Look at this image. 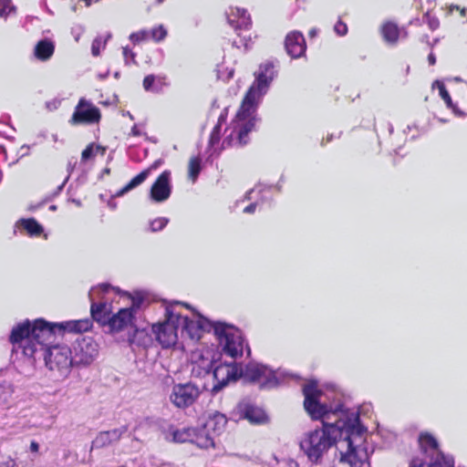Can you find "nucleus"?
Here are the masks:
<instances>
[{
	"instance_id": "nucleus-62",
	"label": "nucleus",
	"mask_w": 467,
	"mask_h": 467,
	"mask_svg": "<svg viewBox=\"0 0 467 467\" xmlns=\"http://www.w3.org/2000/svg\"><path fill=\"white\" fill-rule=\"evenodd\" d=\"M50 209L55 211L57 209V207H56V205H52V206H50Z\"/></svg>"
},
{
	"instance_id": "nucleus-49",
	"label": "nucleus",
	"mask_w": 467,
	"mask_h": 467,
	"mask_svg": "<svg viewBox=\"0 0 467 467\" xmlns=\"http://www.w3.org/2000/svg\"><path fill=\"white\" fill-rule=\"evenodd\" d=\"M68 178H69V175H67V176L66 177V179L64 180V182H62V183L57 187V192H60L63 190V188H64L65 184H66V183H67V182L68 181Z\"/></svg>"
},
{
	"instance_id": "nucleus-31",
	"label": "nucleus",
	"mask_w": 467,
	"mask_h": 467,
	"mask_svg": "<svg viewBox=\"0 0 467 467\" xmlns=\"http://www.w3.org/2000/svg\"><path fill=\"white\" fill-rule=\"evenodd\" d=\"M382 36L388 43H395L399 36V28L394 23L389 22L382 26Z\"/></svg>"
},
{
	"instance_id": "nucleus-46",
	"label": "nucleus",
	"mask_w": 467,
	"mask_h": 467,
	"mask_svg": "<svg viewBox=\"0 0 467 467\" xmlns=\"http://www.w3.org/2000/svg\"><path fill=\"white\" fill-rule=\"evenodd\" d=\"M30 450H31V451H33V452H36V451H38V450H39V444H38L36 441H31V443H30Z\"/></svg>"
},
{
	"instance_id": "nucleus-25",
	"label": "nucleus",
	"mask_w": 467,
	"mask_h": 467,
	"mask_svg": "<svg viewBox=\"0 0 467 467\" xmlns=\"http://www.w3.org/2000/svg\"><path fill=\"white\" fill-rule=\"evenodd\" d=\"M55 50V46L51 40L43 39L39 41L34 50V54L39 60L46 61L49 59Z\"/></svg>"
},
{
	"instance_id": "nucleus-12",
	"label": "nucleus",
	"mask_w": 467,
	"mask_h": 467,
	"mask_svg": "<svg viewBox=\"0 0 467 467\" xmlns=\"http://www.w3.org/2000/svg\"><path fill=\"white\" fill-rule=\"evenodd\" d=\"M218 322H213L200 314L196 315V319L182 316L180 323L181 334L182 337L186 335L192 340H199L203 332L213 331L214 333V328Z\"/></svg>"
},
{
	"instance_id": "nucleus-28",
	"label": "nucleus",
	"mask_w": 467,
	"mask_h": 467,
	"mask_svg": "<svg viewBox=\"0 0 467 467\" xmlns=\"http://www.w3.org/2000/svg\"><path fill=\"white\" fill-rule=\"evenodd\" d=\"M244 418L252 423H263L266 420V415L260 408L248 406L244 410Z\"/></svg>"
},
{
	"instance_id": "nucleus-63",
	"label": "nucleus",
	"mask_w": 467,
	"mask_h": 467,
	"mask_svg": "<svg viewBox=\"0 0 467 467\" xmlns=\"http://www.w3.org/2000/svg\"><path fill=\"white\" fill-rule=\"evenodd\" d=\"M68 170H69V173H70L72 171V166H70V163L68 164Z\"/></svg>"
},
{
	"instance_id": "nucleus-24",
	"label": "nucleus",
	"mask_w": 467,
	"mask_h": 467,
	"mask_svg": "<svg viewBox=\"0 0 467 467\" xmlns=\"http://www.w3.org/2000/svg\"><path fill=\"white\" fill-rule=\"evenodd\" d=\"M192 443L202 449L212 448L214 447V436L202 425L200 428H194Z\"/></svg>"
},
{
	"instance_id": "nucleus-3",
	"label": "nucleus",
	"mask_w": 467,
	"mask_h": 467,
	"mask_svg": "<svg viewBox=\"0 0 467 467\" xmlns=\"http://www.w3.org/2000/svg\"><path fill=\"white\" fill-rule=\"evenodd\" d=\"M92 325L90 318L60 323H48L44 319H36L34 323L26 320L12 329L10 342L15 348L17 345L25 355L33 357L37 349L43 348L46 341L54 337L57 332L82 333L89 330Z\"/></svg>"
},
{
	"instance_id": "nucleus-48",
	"label": "nucleus",
	"mask_w": 467,
	"mask_h": 467,
	"mask_svg": "<svg viewBox=\"0 0 467 467\" xmlns=\"http://www.w3.org/2000/svg\"><path fill=\"white\" fill-rule=\"evenodd\" d=\"M428 61H429V64L430 65H434L436 63V57L434 56L433 53H431L429 56H428Z\"/></svg>"
},
{
	"instance_id": "nucleus-1",
	"label": "nucleus",
	"mask_w": 467,
	"mask_h": 467,
	"mask_svg": "<svg viewBox=\"0 0 467 467\" xmlns=\"http://www.w3.org/2000/svg\"><path fill=\"white\" fill-rule=\"evenodd\" d=\"M304 408L313 420H320L322 427L307 432L300 448L312 463H321L328 450L335 446L339 462L349 467H369L373 447L368 442V430L360 424L356 410H344L342 404L321 402L323 392L316 380L303 387Z\"/></svg>"
},
{
	"instance_id": "nucleus-58",
	"label": "nucleus",
	"mask_w": 467,
	"mask_h": 467,
	"mask_svg": "<svg viewBox=\"0 0 467 467\" xmlns=\"http://www.w3.org/2000/svg\"><path fill=\"white\" fill-rule=\"evenodd\" d=\"M422 40L426 41L427 43H429V36H424Z\"/></svg>"
},
{
	"instance_id": "nucleus-18",
	"label": "nucleus",
	"mask_w": 467,
	"mask_h": 467,
	"mask_svg": "<svg viewBox=\"0 0 467 467\" xmlns=\"http://www.w3.org/2000/svg\"><path fill=\"white\" fill-rule=\"evenodd\" d=\"M191 378L202 379L211 376L213 369V359L201 351H195L192 354Z\"/></svg>"
},
{
	"instance_id": "nucleus-22",
	"label": "nucleus",
	"mask_w": 467,
	"mask_h": 467,
	"mask_svg": "<svg viewBox=\"0 0 467 467\" xmlns=\"http://www.w3.org/2000/svg\"><path fill=\"white\" fill-rule=\"evenodd\" d=\"M226 424L227 418L225 415L215 411L208 416L203 426L215 437L224 431Z\"/></svg>"
},
{
	"instance_id": "nucleus-15",
	"label": "nucleus",
	"mask_w": 467,
	"mask_h": 467,
	"mask_svg": "<svg viewBox=\"0 0 467 467\" xmlns=\"http://www.w3.org/2000/svg\"><path fill=\"white\" fill-rule=\"evenodd\" d=\"M418 441L420 450L430 457L431 462H439L441 465L445 464L448 461L452 462V457L446 456L441 451L438 441L432 435L421 433Z\"/></svg>"
},
{
	"instance_id": "nucleus-35",
	"label": "nucleus",
	"mask_w": 467,
	"mask_h": 467,
	"mask_svg": "<svg viewBox=\"0 0 467 467\" xmlns=\"http://www.w3.org/2000/svg\"><path fill=\"white\" fill-rule=\"evenodd\" d=\"M110 37V35H108L106 39H102V37H96L91 46V53L93 56L97 57L100 54V49L104 48L106 46L107 39Z\"/></svg>"
},
{
	"instance_id": "nucleus-2",
	"label": "nucleus",
	"mask_w": 467,
	"mask_h": 467,
	"mask_svg": "<svg viewBox=\"0 0 467 467\" xmlns=\"http://www.w3.org/2000/svg\"><path fill=\"white\" fill-rule=\"evenodd\" d=\"M275 75L273 63L266 62L260 65L254 73L255 80L243 100L233 122V127L230 129V133L223 140V145L244 146L248 143V134L254 129L256 121L254 116L256 108L263 96L266 94Z\"/></svg>"
},
{
	"instance_id": "nucleus-7",
	"label": "nucleus",
	"mask_w": 467,
	"mask_h": 467,
	"mask_svg": "<svg viewBox=\"0 0 467 467\" xmlns=\"http://www.w3.org/2000/svg\"><path fill=\"white\" fill-rule=\"evenodd\" d=\"M165 317L164 322L152 326V332L162 348H167L174 346L178 340L182 314L176 312L174 306L171 305L166 307Z\"/></svg>"
},
{
	"instance_id": "nucleus-60",
	"label": "nucleus",
	"mask_w": 467,
	"mask_h": 467,
	"mask_svg": "<svg viewBox=\"0 0 467 467\" xmlns=\"http://www.w3.org/2000/svg\"><path fill=\"white\" fill-rule=\"evenodd\" d=\"M104 172H105V173H107V174H109V173L110 172V170H109V168H106V169L104 170Z\"/></svg>"
},
{
	"instance_id": "nucleus-20",
	"label": "nucleus",
	"mask_w": 467,
	"mask_h": 467,
	"mask_svg": "<svg viewBox=\"0 0 467 467\" xmlns=\"http://www.w3.org/2000/svg\"><path fill=\"white\" fill-rule=\"evenodd\" d=\"M287 54L293 58H298L305 54L306 42L304 36L297 31L289 33L285 41Z\"/></svg>"
},
{
	"instance_id": "nucleus-64",
	"label": "nucleus",
	"mask_w": 467,
	"mask_h": 467,
	"mask_svg": "<svg viewBox=\"0 0 467 467\" xmlns=\"http://www.w3.org/2000/svg\"><path fill=\"white\" fill-rule=\"evenodd\" d=\"M437 42H438V39H435V40H434V43H433V44H431V47H432L434 46V44H436Z\"/></svg>"
},
{
	"instance_id": "nucleus-17",
	"label": "nucleus",
	"mask_w": 467,
	"mask_h": 467,
	"mask_svg": "<svg viewBox=\"0 0 467 467\" xmlns=\"http://www.w3.org/2000/svg\"><path fill=\"white\" fill-rule=\"evenodd\" d=\"M127 431V425H122L109 431H99L92 441L90 450L112 446L116 444Z\"/></svg>"
},
{
	"instance_id": "nucleus-26",
	"label": "nucleus",
	"mask_w": 467,
	"mask_h": 467,
	"mask_svg": "<svg viewBox=\"0 0 467 467\" xmlns=\"http://www.w3.org/2000/svg\"><path fill=\"white\" fill-rule=\"evenodd\" d=\"M172 441L174 442H191L192 443V439L194 436V428L188 427L182 428L180 430H173L171 431Z\"/></svg>"
},
{
	"instance_id": "nucleus-38",
	"label": "nucleus",
	"mask_w": 467,
	"mask_h": 467,
	"mask_svg": "<svg viewBox=\"0 0 467 467\" xmlns=\"http://www.w3.org/2000/svg\"><path fill=\"white\" fill-rule=\"evenodd\" d=\"M424 21L427 23L429 28L431 31L436 30L440 26V21L436 16H431L429 12H427L424 16Z\"/></svg>"
},
{
	"instance_id": "nucleus-44",
	"label": "nucleus",
	"mask_w": 467,
	"mask_h": 467,
	"mask_svg": "<svg viewBox=\"0 0 467 467\" xmlns=\"http://www.w3.org/2000/svg\"><path fill=\"white\" fill-rule=\"evenodd\" d=\"M0 467H16V462L9 458L6 462H2Z\"/></svg>"
},
{
	"instance_id": "nucleus-14",
	"label": "nucleus",
	"mask_w": 467,
	"mask_h": 467,
	"mask_svg": "<svg viewBox=\"0 0 467 467\" xmlns=\"http://www.w3.org/2000/svg\"><path fill=\"white\" fill-rule=\"evenodd\" d=\"M99 109L85 99H80L75 108L70 122L76 124H94L100 119Z\"/></svg>"
},
{
	"instance_id": "nucleus-30",
	"label": "nucleus",
	"mask_w": 467,
	"mask_h": 467,
	"mask_svg": "<svg viewBox=\"0 0 467 467\" xmlns=\"http://www.w3.org/2000/svg\"><path fill=\"white\" fill-rule=\"evenodd\" d=\"M226 118H227V109H224L218 118L217 124L214 126V128L213 129V130L211 132L210 140H209L210 146H214L216 143L219 142L221 127L223 123H225Z\"/></svg>"
},
{
	"instance_id": "nucleus-56",
	"label": "nucleus",
	"mask_w": 467,
	"mask_h": 467,
	"mask_svg": "<svg viewBox=\"0 0 467 467\" xmlns=\"http://www.w3.org/2000/svg\"><path fill=\"white\" fill-rule=\"evenodd\" d=\"M256 190L258 191V192H262L264 191V189L262 188V186H257L256 187Z\"/></svg>"
},
{
	"instance_id": "nucleus-5",
	"label": "nucleus",
	"mask_w": 467,
	"mask_h": 467,
	"mask_svg": "<svg viewBox=\"0 0 467 467\" xmlns=\"http://www.w3.org/2000/svg\"><path fill=\"white\" fill-rule=\"evenodd\" d=\"M214 336L223 354L234 359L243 356L244 339L237 327L224 322H218L214 328Z\"/></svg>"
},
{
	"instance_id": "nucleus-4",
	"label": "nucleus",
	"mask_w": 467,
	"mask_h": 467,
	"mask_svg": "<svg viewBox=\"0 0 467 467\" xmlns=\"http://www.w3.org/2000/svg\"><path fill=\"white\" fill-rule=\"evenodd\" d=\"M51 342V339L45 342L43 348L37 349V351L34 354L33 357H29L25 355L23 352L22 355L28 358H36L37 354H41L44 357L46 366L52 371H57L59 374V377L65 378L67 377L71 370V368L74 364L71 348L66 345H55L51 347H47V345ZM22 351L17 346L15 348L13 345V351L18 352Z\"/></svg>"
},
{
	"instance_id": "nucleus-13",
	"label": "nucleus",
	"mask_w": 467,
	"mask_h": 467,
	"mask_svg": "<svg viewBox=\"0 0 467 467\" xmlns=\"http://www.w3.org/2000/svg\"><path fill=\"white\" fill-rule=\"evenodd\" d=\"M141 300H133L130 307L120 308L110 317L107 331L116 334L135 327V314L139 310Z\"/></svg>"
},
{
	"instance_id": "nucleus-41",
	"label": "nucleus",
	"mask_w": 467,
	"mask_h": 467,
	"mask_svg": "<svg viewBox=\"0 0 467 467\" xmlns=\"http://www.w3.org/2000/svg\"><path fill=\"white\" fill-rule=\"evenodd\" d=\"M334 31L337 35L343 36L348 33V26L344 22L338 20L334 26Z\"/></svg>"
},
{
	"instance_id": "nucleus-23",
	"label": "nucleus",
	"mask_w": 467,
	"mask_h": 467,
	"mask_svg": "<svg viewBox=\"0 0 467 467\" xmlns=\"http://www.w3.org/2000/svg\"><path fill=\"white\" fill-rule=\"evenodd\" d=\"M131 329H133V332L129 334L128 337V341L130 346L135 345L137 347L147 348L151 345L152 337L147 328H138L135 326Z\"/></svg>"
},
{
	"instance_id": "nucleus-27",
	"label": "nucleus",
	"mask_w": 467,
	"mask_h": 467,
	"mask_svg": "<svg viewBox=\"0 0 467 467\" xmlns=\"http://www.w3.org/2000/svg\"><path fill=\"white\" fill-rule=\"evenodd\" d=\"M433 87H437V88L439 89V93H440V96L441 97V99L444 100V102L446 103L447 107L449 109H451L454 114L458 115V116H462V112L459 110V109L453 104L451 99V96L449 94V92L447 91L444 84L439 80H436L434 83H433Z\"/></svg>"
},
{
	"instance_id": "nucleus-61",
	"label": "nucleus",
	"mask_w": 467,
	"mask_h": 467,
	"mask_svg": "<svg viewBox=\"0 0 467 467\" xmlns=\"http://www.w3.org/2000/svg\"><path fill=\"white\" fill-rule=\"evenodd\" d=\"M114 77H115L116 78H118L119 77V72H116V73L114 74Z\"/></svg>"
},
{
	"instance_id": "nucleus-16",
	"label": "nucleus",
	"mask_w": 467,
	"mask_h": 467,
	"mask_svg": "<svg viewBox=\"0 0 467 467\" xmlns=\"http://www.w3.org/2000/svg\"><path fill=\"white\" fill-rule=\"evenodd\" d=\"M162 163L163 161L161 159H158L150 166H149L147 169L143 170L140 173L135 176L128 184H126L123 188H121L115 194L112 195L111 199L108 202L109 207L111 208L112 210L116 209L117 204L113 200L114 198L121 197L130 191H131L132 189L140 185L149 177L151 171L157 170Z\"/></svg>"
},
{
	"instance_id": "nucleus-29",
	"label": "nucleus",
	"mask_w": 467,
	"mask_h": 467,
	"mask_svg": "<svg viewBox=\"0 0 467 467\" xmlns=\"http://www.w3.org/2000/svg\"><path fill=\"white\" fill-rule=\"evenodd\" d=\"M18 223L31 236L40 235L44 229L43 227L34 219H21Z\"/></svg>"
},
{
	"instance_id": "nucleus-52",
	"label": "nucleus",
	"mask_w": 467,
	"mask_h": 467,
	"mask_svg": "<svg viewBox=\"0 0 467 467\" xmlns=\"http://www.w3.org/2000/svg\"><path fill=\"white\" fill-rule=\"evenodd\" d=\"M174 464L172 463H162L159 467H173Z\"/></svg>"
},
{
	"instance_id": "nucleus-43",
	"label": "nucleus",
	"mask_w": 467,
	"mask_h": 467,
	"mask_svg": "<svg viewBox=\"0 0 467 467\" xmlns=\"http://www.w3.org/2000/svg\"><path fill=\"white\" fill-rule=\"evenodd\" d=\"M257 205H258L257 202H254L249 204L248 206H246L244 209V213H254Z\"/></svg>"
},
{
	"instance_id": "nucleus-32",
	"label": "nucleus",
	"mask_w": 467,
	"mask_h": 467,
	"mask_svg": "<svg viewBox=\"0 0 467 467\" xmlns=\"http://www.w3.org/2000/svg\"><path fill=\"white\" fill-rule=\"evenodd\" d=\"M143 88L146 91L160 92L162 89L161 78H157L154 75H148L143 79Z\"/></svg>"
},
{
	"instance_id": "nucleus-34",
	"label": "nucleus",
	"mask_w": 467,
	"mask_h": 467,
	"mask_svg": "<svg viewBox=\"0 0 467 467\" xmlns=\"http://www.w3.org/2000/svg\"><path fill=\"white\" fill-rule=\"evenodd\" d=\"M168 223L169 219L166 217L156 218L150 222V230L152 233L159 232L162 230Z\"/></svg>"
},
{
	"instance_id": "nucleus-50",
	"label": "nucleus",
	"mask_w": 467,
	"mask_h": 467,
	"mask_svg": "<svg viewBox=\"0 0 467 467\" xmlns=\"http://www.w3.org/2000/svg\"><path fill=\"white\" fill-rule=\"evenodd\" d=\"M85 3H86V5L88 6L90 5L92 3H96L98 2L99 0H83Z\"/></svg>"
},
{
	"instance_id": "nucleus-45",
	"label": "nucleus",
	"mask_w": 467,
	"mask_h": 467,
	"mask_svg": "<svg viewBox=\"0 0 467 467\" xmlns=\"http://www.w3.org/2000/svg\"><path fill=\"white\" fill-rule=\"evenodd\" d=\"M95 152L96 155L100 154L101 156H103L106 153V147L95 144Z\"/></svg>"
},
{
	"instance_id": "nucleus-8",
	"label": "nucleus",
	"mask_w": 467,
	"mask_h": 467,
	"mask_svg": "<svg viewBox=\"0 0 467 467\" xmlns=\"http://www.w3.org/2000/svg\"><path fill=\"white\" fill-rule=\"evenodd\" d=\"M114 289L109 284H100L94 286L88 293L91 302L90 314L91 320L99 323L102 327L107 328L111 315V306L107 302L97 303L96 299L100 297V294H106L109 290Z\"/></svg>"
},
{
	"instance_id": "nucleus-6",
	"label": "nucleus",
	"mask_w": 467,
	"mask_h": 467,
	"mask_svg": "<svg viewBox=\"0 0 467 467\" xmlns=\"http://www.w3.org/2000/svg\"><path fill=\"white\" fill-rule=\"evenodd\" d=\"M205 389H207L205 382L199 383L193 379L175 383L171 387L169 400L175 408L185 410L193 406Z\"/></svg>"
},
{
	"instance_id": "nucleus-19",
	"label": "nucleus",
	"mask_w": 467,
	"mask_h": 467,
	"mask_svg": "<svg viewBox=\"0 0 467 467\" xmlns=\"http://www.w3.org/2000/svg\"><path fill=\"white\" fill-rule=\"evenodd\" d=\"M171 193V171H164L150 188V198L156 202L166 201Z\"/></svg>"
},
{
	"instance_id": "nucleus-55",
	"label": "nucleus",
	"mask_w": 467,
	"mask_h": 467,
	"mask_svg": "<svg viewBox=\"0 0 467 467\" xmlns=\"http://www.w3.org/2000/svg\"><path fill=\"white\" fill-rule=\"evenodd\" d=\"M124 115H127L128 117H130V119H133V116L130 114V112L127 111L126 113H124Z\"/></svg>"
},
{
	"instance_id": "nucleus-10",
	"label": "nucleus",
	"mask_w": 467,
	"mask_h": 467,
	"mask_svg": "<svg viewBox=\"0 0 467 467\" xmlns=\"http://www.w3.org/2000/svg\"><path fill=\"white\" fill-rule=\"evenodd\" d=\"M99 346L90 337H81L76 339L71 353L76 366H88L99 356Z\"/></svg>"
},
{
	"instance_id": "nucleus-33",
	"label": "nucleus",
	"mask_w": 467,
	"mask_h": 467,
	"mask_svg": "<svg viewBox=\"0 0 467 467\" xmlns=\"http://www.w3.org/2000/svg\"><path fill=\"white\" fill-rule=\"evenodd\" d=\"M202 160L200 157H192L188 165V176L194 182L202 170Z\"/></svg>"
},
{
	"instance_id": "nucleus-42",
	"label": "nucleus",
	"mask_w": 467,
	"mask_h": 467,
	"mask_svg": "<svg viewBox=\"0 0 467 467\" xmlns=\"http://www.w3.org/2000/svg\"><path fill=\"white\" fill-rule=\"evenodd\" d=\"M135 53L132 52L129 47H123V57H124V59H125V63L126 64H129L130 63V59L135 63Z\"/></svg>"
},
{
	"instance_id": "nucleus-39",
	"label": "nucleus",
	"mask_w": 467,
	"mask_h": 467,
	"mask_svg": "<svg viewBox=\"0 0 467 467\" xmlns=\"http://www.w3.org/2000/svg\"><path fill=\"white\" fill-rule=\"evenodd\" d=\"M96 156L95 143H90L81 153V161H87Z\"/></svg>"
},
{
	"instance_id": "nucleus-40",
	"label": "nucleus",
	"mask_w": 467,
	"mask_h": 467,
	"mask_svg": "<svg viewBox=\"0 0 467 467\" xmlns=\"http://www.w3.org/2000/svg\"><path fill=\"white\" fill-rule=\"evenodd\" d=\"M148 36H149V32L148 31L141 30V31H139V32L132 33L130 36V39L131 42L136 44V43H139L140 41H143V40L147 39Z\"/></svg>"
},
{
	"instance_id": "nucleus-21",
	"label": "nucleus",
	"mask_w": 467,
	"mask_h": 467,
	"mask_svg": "<svg viewBox=\"0 0 467 467\" xmlns=\"http://www.w3.org/2000/svg\"><path fill=\"white\" fill-rule=\"evenodd\" d=\"M228 23L234 29H248L252 24L247 11L238 7L230 8L227 14Z\"/></svg>"
},
{
	"instance_id": "nucleus-54",
	"label": "nucleus",
	"mask_w": 467,
	"mask_h": 467,
	"mask_svg": "<svg viewBox=\"0 0 467 467\" xmlns=\"http://www.w3.org/2000/svg\"><path fill=\"white\" fill-rule=\"evenodd\" d=\"M389 131L390 134L393 132V126L391 124H389Z\"/></svg>"
},
{
	"instance_id": "nucleus-53",
	"label": "nucleus",
	"mask_w": 467,
	"mask_h": 467,
	"mask_svg": "<svg viewBox=\"0 0 467 467\" xmlns=\"http://www.w3.org/2000/svg\"><path fill=\"white\" fill-rule=\"evenodd\" d=\"M316 34H317V29H312V30L310 31V36H314Z\"/></svg>"
},
{
	"instance_id": "nucleus-51",
	"label": "nucleus",
	"mask_w": 467,
	"mask_h": 467,
	"mask_svg": "<svg viewBox=\"0 0 467 467\" xmlns=\"http://www.w3.org/2000/svg\"><path fill=\"white\" fill-rule=\"evenodd\" d=\"M255 190H251L250 192H248L245 195V198L250 200L251 199V194L254 192Z\"/></svg>"
},
{
	"instance_id": "nucleus-37",
	"label": "nucleus",
	"mask_w": 467,
	"mask_h": 467,
	"mask_svg": "<svg viewBox=\"0 0 467 467\" xmlns=\"http://www.w3.org/2000/svg\"><path fill=\"white\" fill-rule=\"evenodd\" d=\"M13 10L14 6L11 4V0H0V16H7Z\"/></svg>"
},
{
	"instance_id": "nucleus-47",
	"label": "nucleus",
	"mask_w": 467,
	"mask_h": 467,
	"mask_svg": "<svg viewBox=\"0 0 467 467\" xmlns=\"http://www.w3.org/2000/svg\"><path fill=\"white\" fill-rule=\"evenodd\" d=\"M130 133L132 136H140L141 134L136 124L131 128Z\"/></svg>"
},
{
	"instance_id": "nucleus-59",
	"label": "nucleus",
	"mask_w": 467,
	"mask_h": 467,
	"mask_svg": "<svg viewBox=\"0 0 467 467\" xmlns=\"http://www.w3.org/2000/svg\"><path fill=\"white\" fill-rule=\"evenodd\" d=\"M332 137H333V135H329V136H327V142H328V141H330V140H332Z\"/></svg>"
},
{
	"instance_id": "nucleus-9",
	"label": "nucleus",
	"mask_w": 467,
	"mask_h": 467,
	"mask_svg": "<svg viewBox=\"0 0 467 467\" xmlns=\"http://www.w3.org/2000/svg\"><path fill=\"white\" fill-rule=\"evenodd\" d=\"M279 371H274L266 366L250 362L242 369V376L250 382H257L264 388H273L279 384Z\"/></svg>"
},
{
	"instance_id": "nucleus-36",
	"label": "nucleus",
	"mask_w": 467,
	"mask_h": 467,
	"mask_svg": "<svg viewBox=\"0 0 467 467\" xmlns=\"http://www.w3.org/2000/svg\"><path fill=\"white\" fill-rule=\"evenodd\" d=\"M150 35L155 41L159 42L165 38L167 31L162 26H159L150 31Z\"/></svg>"
},
{
	"instance_id": "nucleus-57",
	"label": "nucleus",
	"mask_w": 467,
	"mask_h": 467,
	"mask_svg": "<svg viewBox=\"0 0 467 467\" xmlns=\"http://www.w3.org/2000/svg\"><path fill=\"white\" fill-rule=\"evenodd\" d=\"M245 348L247 350V356H250L251 350L247 345H245Z\"/></svg>"
},
{
	"instance_id": "nucleus-11",
	"label": "nucleus",
	"mask_w": 467,
	"mask_h": 467,
	"mask_svg": "<svg viewBox=\"0 0 467 467\" xmlns=\"http://www.w3.org/2000/svg\"><path fill=\"white\" fill-rule=\"evenodd\" d=\"M242 376V368L235 362L221 363L217 365L213 370V379L214 384L211 391L214 395L221 391L230 382L236 381Z\"/></svg>"
}]
</instances>
